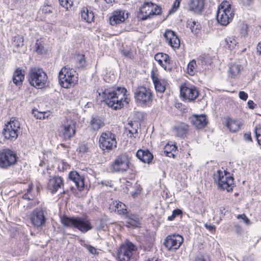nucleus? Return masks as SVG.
Segmentation results:
<instances>
[{
    "instance_id": "1",
    "label": "nucleus",
    "mask_w": 261,
    "mask_h": 261,
    "mask_svg": "<svg viewBox=\"0 0 261 261\" xmlns=\"http://www.w3.org/2000/svg\"><path fill=\"white\" fill-rule=\"evenodd\" d=\"M97 92L99 96H101L108 107L115 110L121 109L124 103L128 104L129 102L127 91L124 87H117L104 90L98 89Z\"/></svg>"
},
{
    "instance_id": "2",
    "label": "nucleus",
    "mask_w": 261,
    "mask_h": 261,
    "mask_svg": "<svg viewBox=\"0 0 261 261\" xmlns=\"http://www.w3.org/2000/svg\"><path fill=\"white\" fill-rule=\"evenodd\" d=\"M62 224L67 227H74L81 232L85 233L93 228L90 220L87 217H64L61 219Z\"/></svg>"
},
{
    "instance_id": "3",
    "label": "nucleus",
    "mask_w": 261,
    "mask_h": 261,
    "mask_svg": "<svg viewBox=\"0 0 261 261\" xmlns=\"http://www.w3.org/2000/svg\"><path fill=\"white\" fill-rule=\"evenodd\" d=\"M130 158L126 152H122L117 155L110 166L111 172L124 173L129 168Z\"/></svg>"
},
{
    "instance_id": "4",
    "label": "nucleus",
    "mask_w": 261,
    "mask_h": 261,
    "mask_svg": "<svg viewBox=\"0 0 261 261\" xmlns=\"http://www.w3.org/2000/svg\"><path fill=\"white\" fill-rule=\"evenodd\" d=\"M78 80L77 73L68 66L63 67L59 73V82L63 88H69L75 84Z\"/></svg>"
},
{
    "instance_id": "5",
    "label": "nucleus",
    "mask_w": 261,
    "mask_h": 261,
    "mask_svg": "<svg viewBox=\"0 0 261 261\" xmlns=\"http://www.w3.org/2000/svg\"><path fill=\"white\" fill-rule=\"evenodd\" d=\"M234 13L229 2H223L219 6L216 18L218 23L222 25H227L232 19Z\"/></svg>"
},
{
    "instance_id": "6",
    "label": "nucleus",
    "mask_w": 261,
    "mask_h": 261,
    "mask_svg": "<svg viewBox=\"0 0 261 261\" xmlns=\"http://www.w3.org/2000/svg\"><path fill=\"white\" fill-rule=\"evenodd\" d=\"M47 76L42 69L32 68L29 73L28 81L33 87L41 89L44 88L47 83Z\"/></svg>"
},
{
    "instance_id": "7",
    "label": "nucleus",
    "mask_w": 261,
    "mask_h": 261,
    "mask_svg": "<svg viewBox=\"0 0 261 261\" xmlns=\"http://www.w3.org/2000/svg\"><path fill=\"white\" fill-rule=\"evenodd\" d=\"M119 261H136L138 258L137 247L130 242L122 245L118 251Z\"/></svg>"
},
{
    "instance_id": "8",
    "label": "nucleus",
    "mask_w": 261,
    "mask_h": 261,
    "mask_svg": "<svg viewBox=\"0 0 261 261\" xmlns=\"http://www.w3.org/2000/svg\"><path fill=\"white\" fill-rule=\"evenodd\" d=\"M214 180L218 182V187L227 192L232 190L233 178L230 173L224 170H219L214 174Z\"/></svg>"
},
{
    "instance_id": "9",
    "label": "nucleus",
    "mask_w": 261,
    "mask_h": 261,
    "mask_svg": "<svg viewBox=\"0 0 261 261\" xmlns=\"http://www.w3.org/2000/svg\"><path fill=\"white\" fill-rule=\"evenodd\" d=\"M135 100L139 105L149 106L152 100V93L150 89L144 86L138 87L134 93Z\"/></svg>"
},
{
    "instance_id": "10",
    "label": "nucleus",
    "mask_w": 261,
    "mask_h": 261,
    "mask_svg": "<svg viewBox=\"0 0 261 261\" xmlns=\"http://www.w3.org/2000/svg\"><path fill=\"white\" fill-rule=\"evenodd\" d=\"M99 145L102 150L107 152L114 149L117 147L115 135L110 131L102 133L99 139Z\"/></svg>"
},
{
    "instance_id": "11",
    "label": "nucleus",
    "mask_w": 261,
    "mask_h": 261,
    "mask_svg": "<svg viewBox=\"0 0 261 261\" xmlns=\"http://www.w3.org/2000/svg\"><path fill=\"white\" fill-rule=\"evenodd\" d=\"M162 12V8L160 6L152 3L145 2L140 8L138 17L145 20L151 17V16L160 15Z\"/></svg>"
},
{
    "instance_id": "12",
    "label": "nucleus",
    "mask_w": 261,
    "mask_h": 261,
    "mask_svg": "<svg viewBox=\"0 0 261 261\" xmlns=\"http://www.w3.org/2000/svg\"><path fill=\"white\" fill-rule=\"evenodd\" d=\"M16 153L8 149H3L0 151V167L8 168L14 165L17 161Z\"/></svg>"
},
{
    "instance_id": "13",
    "label": "nucleus",
    "mask_w": 261,
    "mask_h": 261,
    "mask_svg": "<svg viewBox=\"0 0 261 261\" xmlns=\"http://www.w3.org/2000/svg\"><path fill=\"white\" fill-rule=\"evenodd\" d=\"M30 219L34 227L41 228L46 223L45 211L42 208L34 209L30 214Z\"/></svg>"
},
{
    "instance_id": "14",
    "label": "nucleus",
    "mask_w": 261,
    "mask_h": 261,
    "mask_svg": "<svg viewBox=\"0 0 261 261\" xmlns=\"http://www.w3.org/2000/svg\"><path fill=\"white\" fill-rule=\"evenodd\" d=\"M19 129V121L15 119H11L7 124L5 125L3 134L6 139H16L18 136Z\"/></svg>"
},
{
    "instance_id": "15",
    "label": "nucleus",
    "mask_w": 261,
    "mask_h": 261,
    "mask_svg": "<svg viewBox=\"0 0 261 261\" xmlns=\"http://www.w3.org/2000/svg\"><path fill=\"white\" fill-rule=\"evenodd\" d=\"M184 239L179 234H172L167 236L165 240L164 245L169 250H176L183 243Z\"/></svg>"
},
{
    "instance_id": "16",
    "label": "nucleus",
    "mask_w": 261,
    "mask_h": 261,
    "mask_svg": "<svg viewBox=\"0 0 261 261\" xmlns=\"http://www.w3.org/2000/svg\"><path fill=\"white\" fill-rule=\"evenodd\" d=\"M61 133L65 140H70L75 134V123L71 119H66L62 124Z\"/></svg>"
},
{
    "instance_id": "17",
    "label": "nucleus",
    "mask_w": 261,
    "mask_h": 261,
    "mask_svg": "<svg viewBox=\"0 0 261 261\" xmlns=\"http://www.w3.org/2000/svg\"><path fill=\"white\" fill-rule=\"evenodd\" d=\"M180 95L186 100L189 101L196 99L198 95L199 92L196 87L194 86L190 87L182 86L180 87Z\"/></svg>"
},
{
    "instance_id": "18",
    "label": "nucleus",
    "mask_w": 261,
    "mask_h": 261,
    "mask_svg": "<svg viewBox=\"0 0 261 261\" xmlns=\"http://www.w3.org/2000/svg\"><path fill=\"white\" fill-rule=\"evenodd\" d=\"M47 188L52 194L56 193L59 189H63V178L59 176H50L47 182Z\"/></svg>"
},
{
    "instance_id": "19",
    "label": "nucleus",
    "mask_w": 261,
    "mask_h": 261,
    "mask_svg": "<svg viewBox=\"0 0 261 261\" xmlns=\"http://www.w3.org/2000/svg\"><path fill=\"white\" fill-rule=\"evenodd\" d=\"M166 41L174 49L178 48L180 46V40L175 33L171 30H167L164 34Z\"/></svg>"
},
{
    "instance_id": "20",
    "label": "nucleus",
    "mask_w": 261,
    "mask_h": 261,
    "mask_svg": "<svg viewBox=\"0 0 261 261\" xmlns=\"http://www.w3.org/2000/svg\"><path fill=\"white\" fill-rule=\"evenodd\" d=\"M69 178L72 181L79 191L83 190L85 186L84 177L77 171H72L69 173Z\"/></svg>"
},
{
    "instance_id": "21",
    "label": "nucleus",
    "mask_w": 261,
    "mask_h": 261,
    "mask_svg": "<svg viewBox=\"0 0 261 261\" xmlns=\"http://www.w3.org/2000/svg\"><path fill=\"white\" fill-rule=\"evenodd\" d=\"M192 124L197 129L204 127L207 123L206 116L203 115H193L190 118Z\"/></svg>"
},
{
    "instance_id": "22",
    "label": "nucleus",
    "mask_w": 261,
    "mask_h": 261,
    "mask_svg": "<svg viewBox=\"0 0 261 261\" xmlns=\"http://www.w3.org/2000/svg\"><path fill=\"white\" fill-rule=\"evenodd\" d=\"M173 131L176 137L184 138L188 134L189 125L185 123H179L173 127Z\"/></svg>"
},
{
    "instance_id": "23",
    "label": "nucleus",
    "mask_w": 261,
    "mask_h": 261,
    "mask_svg": "<svg viewBox=\"0 0 261 261\" xmlns=\"http://www.w3.org/2000/svg\"><path fill=\"white\" fill-rule=\"evenodd\" d=\"M125 12L122 10L115 11L112 16L110 18V23L112 25H115L124 21L125 18Z\"/></svg>"
},
{
    "instance_id": "24",
    "label": "nucleus",
    "mask_w": 261,
    "mask_h": 261,
    "mask_svg": "<svg viewBox=\"0 0 261 261\" xmlns=\"http://www.w3.org/2000/svg\"><path fill=\"white\" fill-rule=\"evenodd\" d=\"M204 5V0H190L189 3V10L197 14L201 13Z\"/></svg>"
},
{
    "instance_id": "25",
    "label": "nucleus",
    "mask_w": 261,
    "mask_h": 261,
    "mask_svg": "<svg viewBox=\"0 0 261 261\" xmlns=\"http://www.w3.org/2000/svg\"><path fill=\"white\" fill-rule=\"evenodd\" d=\"M137 157L142 162L149 164L153 159L152 154L148 150L139 149L136 153Z\"/></svg>"
},
{
    "instance_id": "26",
    "label": "nucleus",
    "mask_w": 261,
    "mask_h": 261,
    "mask_svg": "<svg viewBox=\"0 0 261 261\" xmlns=\"http://www.w3.org/2000/svg\"><path fill=\"white\" fill-rule=\"evenodd\" d=\"M154 59H157L159 60L161 59L162 62L165 63L164 69L170 71L172 68V66L168 55L164 53H158L155 55Z\"/></svg>"
},
{
    "instance_id": "27",
    "label": "nucleus",
    "mask_w": 261,
    "mask_h": 261,
    "mask_svg": "<svg viewBox=\"0 0 261 261\" xmlns=\"http://www.w3.org/2000/svg\"><path fill=\"white\" fill-rule=\"evenodd\" d=\"M90 126L94 130H98L105 125L103 120L98 116H92L90 121Z\"/></svg>"
},
{
    "instance_id": "28",
    "label": "nucleus",
    "mask_w": 261,
    "mask_h": 261,
    "mask_svg": "<svg viewBox=\"0 0 261 261\" xmlns=\"http://www.w3.org/2000/svg\"><path fill=\"white\" fill-rule=\"evenodd\" d=\"M242 67L241 65L233 63L229 66L228 69V75L231 78L237 77L240 74Z\"/></svg>"
},
{
    "instance_id": "29",
    "label": "nucleus",
    "mask_w": 261,
    "mask_h": 261,
    "mask_svg": "<svg viewBox=\"0 0 261 261\" xmlns=\"http://www.w3.org/2000/svg\"><path fill=\"white\" fill-rule=\"evenodd\" d=\"M81 17L88 23L91 22L94 18L93 12L87 8H83L81 10Z\"/></svg>"
},
{
    "instance_id": "30",
    "label": "nucleus",
    "mask_w": 261,
    "mask_h": 261,
    "mask_svg": "<svg viewBox=\"0 0 261 261\" xmlns=\"http://www.w3.org/2000/svg\"><path fill=\"white\" fill-rule=\"evenodd\" d=\"M23 80L24 74L22 73V70L19 68H17L13 73V83L17 86H20L22 84Z\"/></svg>"
},
{
    "instance_id": "31",
    "label": "nucleus",
    "mask_w": 261,
    "mask_h": 261,
    "mask_svg": "<svg viewBox=\"0 0 261 261\" xmlns=\"http://www.w3.org/2000/svg\"><path fill=\"white\" fill-rule=\"evenodd\" d=\"M152 80L153 81L154 87L155 90L160 92L161 93H163L165 90V86L164 85L162 84L161 82L159 81L158 77L155 76L154 74H152L151 75Z\"/></svg>"
},
{
    "instance_id": "32",
    "label": "nucleus",
    "mask_w": 261,
    "mask_h": 261,
    "mask_svg": "<svg viewBox=\"0 0 261 261\" xmlns=\"http://www.w3.org/2000/svg\"><path fill=\"white\" fill-rule=\"evenodd\" d=\"M176 149L175 145L167 144L164 147V152L169 157H174Z\"/></svg>"
},
{
    "instance_id": "33",
    "label": "nucleus",
    "mask_w": 261,
    "mask_h": 261,
    "mask_svg": "<svg viewBox=\"0 0 261 261\" xmlns=\"http://www.w3.org/2000/svg\"><path fill=\"white\" fill-rule=\"evenodd\" d=\"M197 72V65L195 60L191 61L187 66V72L190 75H194Z\"/></svg>"
},
{
    "instance_id": "34",
    "label": "nucleus",
    "mask_w": 261,
    "mask_h": 261,
    "mask_svg": "<svg viewBox=\"0 0 261 261\" xmlns=\"http://www.w3.org/2000/svg\"><path fill=\"white\" fill-rule=\"evenodd\" d=\"M226 125L230 131L233 132L238 131L240 128L239 122L232 119L228 120Z\"/></svg>"
},
{
    "instance_id": "35",
    "label": "nucleus",
    "mask_w": 261,
    "mask_h": 261,
    "mask_svg": "<svg viewBox=\"0 0 261 261\" xmlns=\"http://www.w3.org/2000/svg\"><path fill=\"white\" fill-rule=\"evenodd\" d=\"M200 24L195 21H188L187 27L189 28L192 32L194 34H197L200 30Z\"/></svg>"
},
{
    "instance_id": "36",
    "label": "nucleus",
    "mask_w": 261,
    "mask_h": 261,
    "mask_svg": "<svg viewBox=\"0 0 261 261\" xmlns=\"http://www.w3.org/2000/svg\"><path fill=\"white\" fill-rule=\"evenodd\" d=\"M115 211H117L118 213L120 215H124L127 212L125 205L119 201L116 202Z\"/></svg>"
},
{
    "instance_id": "37",
    "label": "nucleus",
    "mask_w": 261,
    "mask_h": 261,
    "mask_svg": "<svg viewBox=\"0 0 261 261\" xmlns=\"http://www.w3.org/2000/svg\"><path fill=\"white\" fill-rule=\"evenodd\" d=\"M126 128L128 129L129 133L131 135L130 136L138 133V125L136 122H129Z\"/></svg>"
},
{
    "instance_id": "38",
    "label": "nucleus",
    "mask_w": 261,
    "mask_h": 261,
    "mask_svg": "<svg viewBox=\"0 0 261 261\" xmlns=\"http://www.w3.org/2000/svg\"><path fill=\"white\" fill-rule=\"evenodd\" d=\"M225 42L228 48L232 49L237 44V41L232 38L228 37L225 39Z\"/></svg>"
},
{
    "instance_id": "39",
    "label": "nucleus",
    "mask_w": 261,
    "mask_h": 261,
    "mask_svg": "<svg viewBox=\"0 0 261 261\" xmlns=\"http://www.w3.org/2000/svg\"><path fill=\"white\" fill-rule=\"evenodd\" d=\"M86 65V59L84 55L79 56L77 58V66L83 68Z\"/></svg>"
},
{
    "instance_id": "40",
    "label": "nucleus",
    "mask_w": 261,
    "mask_h": 261,
    "mask_svg": "<svg viewBox=\"0 0 261 261\" xmlns=\"http://www.w3.org/2000/svg\"><path fill=\"white\" fill-rule=\"evenodd\" d=\"M33 114L34 115V116L36 117L37 119H45L46 118L48 117V116L46 115V114H47L46 112H38V111L33 110Z\"/></svg>"
},
{
    "instance_id": "41",
    "label": "nucleus",
    "mask_w": 261,
    "mask_h": 261,
    "mask_svg": "<svg viewBox=\"0 0 261 261\" xmlns=\"http://www.w3.org/2000/svg\"><path fill=\"white\" fill-rule=\"evenodd\" d=\"M60 4L66 9L71 7L73 4V0H59Z\"/></svg>"
},
{
    "instance_id": "42",
    "label": "nucleus",
    "mask_w": 261,
    "mask_h": 261,
    "mask_svg": "<svg viewBox=\"0 0 261 261\" xmlns=\"http://www.w3.org/2000/svg\"><path fill=\"white\" fill-rule=\"evenodd\" d=\"M142 191V188L140 185L136 184L135 186V190L132 192V195L134 198L138 197Z\"/></svg>"
},
{
    "instance_id": "43",
    "label": "nucleus",
    "mask_w": 261,
    "mask_h": 261,
    "mask_svg": "<svg viewBox=\"0 0 261 261\" xmlns=\"http://www.w3.org/2000/svg\"><path fill=\"white\" fill-rule=\"evenodd\" d=\"M255 132L257 142L261 145V126L255 127Z\"/></svg>"
},
{
    "instance_id": "44",
    "label": "nucleus",
    "mask_w": 261,
    "mask_h": 261,
    "mask_svg": "<svg viewBox=\"0 0 261 261\" xmlns=\"http://www.w3.org/2000/svg\"><path fill=\"white\" fill-rule=\"evenodd\" d=\"M127 223L134 227H138L141 224L140 219V218H136L135 220H128Z\"/></svg>"
},
{
    "instance_id": "45",
    "label": "nucleus",
    "mask_w": 261,
    "mask_h": 261,
    "mask_svg": "<svg viewBox=\"0 0 261 261\" xmlns=\"http://www.w3.org/2000/svg\"><path fill=\"white\" fill-rule=\"evenodd\" d=\"M248 26L247 24H243L240 31V34L242 37H245L247 35Z\"/></svg>"
},
{
    "instance_id": "46",
    "label": "nucleus",
    "mask_w": 261,
    "mask_h": 261,
    "mask_svg": "<svg viewBox=\"0 0 261 261\" xmlns=\"http://www.w3.org/2000/svg\"><path fill=\"white\" fill-rule=\"evenodd\" d=\"M180 3V1L175 0V2L173 5L172 8L170 11V13H171L175 12L177 10V9L179 8Z\"/></svg>"
},
{
    "instance_id": "47",
    "label": "nucleus",
    "mask_w": 261,
    "mask_h": 261,
    "mask_svg": "<svg viewBox=\"0 0 261 261\" xmlns=\"http://www.w3.org/2000/svg\"><path fill=\"white\" fill-rule=\"evenodd\" d=\"M16 40L17 41V42L18 43L16 44V45L17 46H22L23 45V37L18 36V37H15L14 42H15Z\"/></svg>"
},
{
    "instance_id": "48",
    "label": "nucleus",
    "mask_w": 261,
    "mask_h": 261,
    "mask_svg": "<svg viewBox=\"0 0 261 261\" xmlns=\"http://www.w3.org/2000/svg\"><path fill=\"white\" fill-rule=\"evenodd\" d=\"M237 218L239 219H243L244 220V222L247 224L249 223L250 220H249V219L246 217V216L245 214L238 215Z\"/></svg>"
},
{
    "instance_id": "49",
    "label": "nucleus",
    "mask_w": 261,
    "mask_h": 261,
    "mask_svg": "<svg viewBox=\"0 0 261 261\" xmlns=\"http://www.w3.org/2000/svg\"><path fill=\"white\" fill-rule=\"evenodd\" d=\"M239 96L240 99L244 100H246L248 98V94L244 91H240Z\"/></svg>"
},
{
    "instance_id": "50",
    "label": "nucleus",
    "mask_w": 261,
    "mask_h": 261,
    "mask_svg": "<svg viewBox=\"0 0 261 261\" xmlns=\"http://www.w3.org/2000/svg\"><path fill=\"white\" fill-rule=\"evenodd\" d=\"M172 214L176 217L178 216L181 215L182 212V211L180 209H176L173 211Z\"/></svg>"
},
{
    "instance_id": "51",
    "label": "nucleus",
    "mask_w": 261,
    "mask_h": 261,
    "mask_svg": "<svg viewBox=\"0 0 261 261\" xmlns=\"http://www.w3.org/2000/svg\"><path fill=\"white\" fill-rule=\"evenodd\" d=\"M254 0H241V3L244 6H249L253 3Z\"/></svg>"
},
{
    "instance_id": "52",
    "label": "nucleus",
    "mask_w": 261,
    "mask_h": 261,
    "mask_svg": "<svg viewBox=\"0 0 261 261\" xmlns=\"http://www.w3.org/2000/svg\"><path fill=\"white\" fill-rule=\"evenodd\" d=\"M205 227L211 231H214L215 230L216 227L215 225H208L207 223L204 224Z\"/></svg>"
},
{
    "instance_id": "53",
    "label": "nucleus",
    "mask_w": 261,
    "mask_h": 261,
    "mask_svg": "<svg viewBox=\"0 0 261 261\" xmlns=\"http://www.w3.org/2000/svg\"><path fill=\"white\" fill-rule=\"evenodd\" d=\"M36 51L38 53H41L42 51V49H43V46H41V45L38 44V43L37 42L36 43Z\"/></svg>"
},
{
    "instance_id": "54",
    "label": "nucleus",
    "mask_w": 261,
    "mask_h": 261,
    "mask_svg": "<svg viewBox=\"0 0 261 261\" xmlns=\"http://www.w3.org/2000/svg\"><path fill=\"white\" fill-rule=\"evenodd\" d=\"M122 53L123 54V56H124L125 57L131 58V53L129 50H123L122 51Z\"/></svg>"
},
{
    "instance_id": "55",
    "label": "nucleus",
    "mask_w": 261,
    "mask_h": 261,
    "mask_svg": "<svg viewBox=\"0 0 261 261\" xmlns=\"http://www.w3.org/2000/svg\"><path fill=\"white\" fill-rule=\"evenodd\" d=\"M244 139L247 141H251L252 139L250 134H245L244 135Z\"/></svg>"
},
{
    "instance_id": "56",
    "label": "nucleus",
    "mask_w": 261,
    "mask_h": 261,
    "mask_svg": "<svg viewBox=\"0 0 261 261\" xmlns=\"http://www.w3.org/2000/svg\"><path fill=\"white\" fill-rule=\"evenodd\" d=\"M111 181H107V180H105V181H101V184L102 186H107V187H111Z\"/></svg>"
},
{
    "instance_id": "57",
    "label": "nucleus",
    "mask_w": 261,
    "mask_h": 261,
    "mask_svg": "<svg viewBox=\"0 0 261 261\" xmlns=\"http://www.w3.org/2000/svg\"><path fill=\"white\" fill-rule=\"evenodd\" d=\"M88 250H89V251L93 254H95L96 252V249L92 246H89L88 247Z\"/></svg>"
},
{
    "instance_id": "58",
    "label": "nucleus",
    "mask_w": 261,
    "mask_h": 261,
    "mask_svg": "<svg viewBox=\"0 0 261 261\" xmlns=\"http://www.w3.org/2000/svg\"><path fill=\"white\" fill-rule=\"evenodd\" d=\"M257 53L261 56V41L258 43L256 47Z\"/></svg>"
},
{
    "instance_id": "59",
    "label": "nucleus",
    "mask_w": 261,
    "mask_h": 261,
    "mask_svg": "<svg viewBox=\"0 0 261 261\" xmlns=\"http://www.w3.org/2000/svg\"><path fill=\"white\" fill-rule=\"evenodd\" d=\"M234 228L236 229V231L238 233H240L242 231V228L239 225H235Z\"/></svg>"
},
{
    "instance_id": "60",
    "label": "nucleus",
    "mask_w": 261,
    "mask_h": 261,
    "mask_svg": "<svg viewBox=\"0 0 261 261\" xmlns=\"http://www.w3.org/2000/svg\"><path fill=\"white\" fill-rule=\"evenodd\" d=\"M254 103L252 100H249L248 101V106L250 109H254Z\"/></svg>"
},
{
    "instance_id": "61",
    "label": "nucleus",
    "mask_w": 261,
    "mask_h": 261,
    "mask_svg": "<svg viewBox=\"0 0 261 261\" xmlns=\"http://www.w3.org/2000/svg\"><path fill=\"white\" fill-rule=\"evenodd\" d=\"M128 220H136V218H139V217L133 214H130V215L128 216Z\"/></svg>"
},
{
    "instance_id": "62",
    "label": "nucleus",
    "mask_w": 261,
    "mask_h": 261,
    "mask_svg": "<svg viewBox=\"0 0 261 261\" xmlns=\"http://www.w3.org/2000/svg\"><path fill=\"white\" fill-rule=\"evenodd\" d=\"M195 261H206L204 257L202 255L197 256L195 258Z\"/></svg>"
},
{
    "instance_id": "63",
    "label": "nucleus",
    "mask_w": 261,
    "mask_h": 261,
    "mask_svg": "<svg viewBox=\"0 0 261 261\" xmlns=\"http://www.w3.org/2000/svg\"><path fill=\"white\" fill-rule=\"evenodd\" d=\"M155 60L159 63V64L164 68V66L165 65V63L162 61V60H161V59H160V60H159L158 59H155Z\"/></svg>"
},
{
    "instance_id": "64",
    "label": "nucleus",
    "mask_w": 261,
    "mask_h": 261,
    "mask_svg": "<svg viewBox=\"0 0 261 261\" xmlns=\"http://www.w3.org/2000/svg\"><path fill=\"white\" fill-rule=\"evenodd\" d=\"M147 261H161L160 259L155 258H149Z\"/></svg>"
}]
</instances>
